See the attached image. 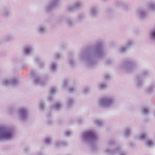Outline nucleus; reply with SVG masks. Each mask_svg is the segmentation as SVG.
Returning <instances> with one entry per match:
<instances>
[{"label": "nucleus", "instance_id": "nucleus-11", "mask_svg": "<svg viewBox=\"0 0 155 155\" xmlns=\"http://www.w3.org/2000/svg\"><path fill=\"white\" fill-rule=\"evenodd\" d=\"M2 84L3 85L7 86L11 85L13 86H16L19 84L17 80L15 78L5 79L3 80Z\"/></svg>", "mask_w": 155, "mask_h": 155}, {"label": "nucleus", "instance_id": "nucleus-31", "mask_svg": "<svg viewBox=\"0 0 155 155\" xmlns=\"http://www.w3.org/2000/svg\"><path fill=\"white\" fill-rule=\"evenodd\" d=\"M62 107L61 104L58 102L56 103L53 106V109H54L56 110H59Z\"/></svg>", "mask_w": 155, "mask_h": 155}, {"label": "nucleus", "instance_id": "nucleus-46", "mask_svg": "<svg viewBox=\"0 0 155 155\" xmlns=\"http://www.w3.org/2000/svg\"><path fill=\"white\" fill-rule=\"evenodd\" d=\"M104 77L105 79L108 80L111 77L108 74H107L105 75Z\"/></svg>", "mask_w": 155, "mask_h": 155}, {"label": "nucleus", "instance_id": "nucleus-51", "mask_svg": "<svg viewBox=\"0 0 155 155\" xmlns=\"http://www.w3.org/2000/svg\"><path fill=\"white\" fill-rule=\"evenodd\" d=\"M37 155H42V154L41 153H38Z\"/></svg>", "mask_w": 155, "mask_h": 155}, {"label": "nucleus", "instance_id": "nucleus-45", "mask_svg": "<svg viewBox=\"0 0 155 155\" xmlns=\"http://www.w3.org/2000/svg\"><path fill=\"white\" fill-rule=\"evenodd\" d=\"M71 134L72 132L69 130H67L65 132V135L67 136H68Z\"/></svg>", "mask_w": 155, "mask_h": 155}, {"label": "nucleus", "instance_id": "nucleus-38", "mask_svg": "<svg viewBox=\"0 0 155 155\" xmlns=\"http://www.w3.org/2000/svg\"><path fill=\"white\" fill-rule=\"evenodd\" d=\"M52 140L51 137H48L46 138L45 140V144L47 145L51 144Z\"/></svg>", "mask_w": 155, "mask_h": 155}, {"label": "nucleus", "instance_id": "nucleus-7", "mask_svg": "<svg viewBox=\"0 0 155 155\" xmlns=\"http://www.w3.org/2000/svg\"><path fill=\"white\" fill-rule=\"evenodd\" d=\"M150 75V71L148 70H143L140 75H137L135 78L136 86L138 87H141L144 84V78Z\"/></svg>", "mask_w": 155, "mask_h": 155}, {"label": "nucleus", "instance_id": "nucleus-44", "mask_svg": "<svg viewBox=\"0 0 155 155\" xmlns=\"http://www.w3.org/2000/svg\"><path fill=\"white\" fill-rule=\"evenodd\" d=\"M67 81L66 80H64L63 82V87L65 88L67 87Z\"/></svg>", "mask_w": 155, "mask_h": 155}, {"label": "nucleus", "instance_id": "nucleus-30", "mask_svg": "<svg viewBox=\"0 0 155 155\" xmlns=\"http://www.w3.org/2000/svg\"><path fill=\"white\" fill-rule=\"evenodd\" d=\"M128 48L125 46H123L120 47L118 50V52L120 53H122L125 52Z\"/></svg>", "mask_w": 155, "mask_h": 155}, {"label": "nucleus", "instance_id": "nucleus-43", "mask_svg": "<svg viewBox=\"0 0 155 155\" xmlns=\"http://www.w3.org/2000/svg\"><path fill=\"white\" fill-rule=\"evenodd\" d=\"M90 91V89L88 87H86L85 88L84 91L83 92L84 94H87Z\"/></svg>", "mask_w": 155, "mask_h": 155}, {"label": "nucleus", "instance_id": "nucleus-32", "mask_svg": "<svg viewBox=\"0 0 155 155\" xmlns=\"http://www.w3.org/2000/svg\"><path fill=\"white\" fill-rule=\"evenodd\" d=\"M51 70L52 71H55L57 69L56 63L54 62H52L51 64Z\"/></svg>", "mask_w": 155, "mask_h": 155}, {"label": "nucleus", "instance_id": "nucleus-9", "mask_svg": "<svg viewBox=\"0 0 155 155\" xmlns=\"http://www.w3.org/2000/svg\"><path fill=\"white\" fill-rule=\"evenodd\" d=\"M28 113V110L26 108L20 109L18 112L19 117L22 121H25L27 120Z\"/></svg>", "mask_w": 155, "mask_h": 155}, {"label": "nucleus", "instance_id": "nucleus-1", "mask_svg": "<svg viewBox=\"0 0 155 155\" xmlns=\"http://www.w3.org/2000/svg\"><path fill=\"white\" fill-rule=\"evenodd\" d=\"M105 53L101 41L96 42L86 49L79 54L80 58L88 68H91L96 64L97 59L103 58Z\"/></svg>", "mask_w": 155, "mask_h": 155}, {"label": "nucleus", "instance_id": "nucleus-24", "mask_svg": "<svg viewBox=\"0 0 155 155\" xmlns=\"http://www.w3.org/2000/svg\"><path fill=\"white\" fill-rule=\"evenodd\" d=\"M141 112V114L145 116L148 115L149 113V108L147 107H143L142 108Z\"/></svg>", "mask_w": 155, "mask_h": 155}, {"label": "nucleus", "instance_id": "nucleus-17", "mask_svg": "<svg viewBox=\"0 0 155 155\" xmlns=\"http://www.w3.org/2000/svg\"><path fill=\"white\" fill-rule=\"evenodd\" d=\"M90 13L91 16L96 17L98 14V7L97 6L91 7L90 10Z\"/></svg>", "mask_w": 155, "mask_h": 155}, {"label": "nucleus", "instance_id": "nucleus-40", "mask_svg": "<svg viewBox=\"0 0 155 155\" xmlns=\"http://www.w3.org/2000/svg\"><path fill=\"white\" fill-rule=\"evenodd\" d=\"M95 122L98 126L101 127L103 125V123L102 121L99 120H96Z\"/></svg>", "mask_w": 155, "mask_h": 155}, {"label": "nucleus", "instance_id": "nucleus-2", "mask_svg": "<svg viewBox=\"0 0 155 155\" xmlns=\"http://www.w3.org/2000/svg\"><path fill=\"white\" fill-rule=\"evenodd\" d=\"M83 141L85 143L91 144V147L93 151H95L97 149L95 141L96 139L95 133L93 130H89L82 134Z\"/></svg>", "mask_w": 155, "mask_h": 155}, {"label": "nucleus", "instance_id": "nucleus-22", "mask_svg": "<svg viewBox=\"0 0 155 155\" xmlns=\"http://www.w3.org/2000/svg\"><path fill=\"white\" fill-rule=\"evenodd\" d=\"M35 61L38 64L39 66L41 68H42L45 65L44 62L40 58L38 57L36 58Z\"/></svg>", "mask_w": 155, "mask_h": 155}, {"label": "nucleus", "instance_id": "nucleus-20", "mask_svg": "<svg viewBox=\"0 0 155 155\" xmlns=\"http://www.w3.org/2000/svg\"><path fill=\"white\" fill-rule=\"evenodd\" d=\"M155 88V84L154 83H152L147 88L146 91L147 93H150L153 92Z\"/></svg>", "mask_w": 155, "mask_h": 155}, {"label": "nucleus", "instance_id": "nucleus-6", "mask_svg": "<svg viewBox=\"0 0 155 155\" xmlns=\"http://www.w3.org/2000/svg\"><path fill=\"white\" fill-rule=\"evenodd\" d=\"M115 103V101L114 98L110 97H105L99 100L98 104L102 107L109 108L112 106Z\"/></svg>", "mask_w": 155, "mask_h": 155}, {"label": "nucleus", "instance_id": "nucleus-47", "mask_svg": "<svg viewBox=\"0 0 155 155\" xmlns=\"http://www.w3.org/2000/svg\"><path fill=\"white\" fill-rule=\"evenodd\" d=\"M62 56V55L60 54H56L54 56L55 58H59Z\"/></svg>", "mask_w": 155, "mask_h": 155}, {"label": "nucleus", "instance_id": "nucleus-10", "mask_svg": "<svg viewBox=\"0 0 155 155\" xmlns=\"http://www.w3.org/2000/svg\"><path fill=\"white\" fill-rule=\"evenodd\" d=\"M137 139L143 140H147V145L149 147L153 146L154 144V142L150 140H148V136L144 133H140L139 135L136 136Z\"/></svg>", "mask_w": 155, "mask_h": 155}, {"label": "nucleus", "instance_id": "nucleus-23", "mask_svg": "<svg viewBox=\"0 0 155 155\" xmlns=\"http://www.w3.org/2000/svg\"><path fill=\"white\" fill-rule=\"evenodd\" d=\"M67 145V143L65 142L62 141H58L56 142L55 146L57 147H59L62 146H66Z\"/></svg>", "mask_w": 155, "mask_h": 155}, {"label": "nucleus", "instance_id": "nucleus-35", "mask_svg": "<svg viewBox=\"0 0 155 155\" xmlns=\"http://www.w3.org/2000/svg\"><path fill=\"white\" fill-rule=\"evenodd\" d=\"M149 36L151 39L155 40V29L150 32Z\"/></svg>", "mask_w": 155, "mask_h": 155}, {"label": "nucleus", "instance_id": "nucleus-41", "mask_svg": "<svg viewBox=\"0 0 155 155\" xmlns=\"http://www.w3.org/2000/svg\"><path fill=\"white\" fill-rule=\"evenodd\" d=\"M77 89V88L76 86H74L73 87H70L69 89V91L70 93H72L75 91Z\"/></svg>", "mask_w": 155, "mask_h": 155}, {"label": "nucleus", "instance_id": "nucleus-26", "mask_svg": "<svg viewBox=\"0 0 155 155\" xmlns=\"http://www.w3.org/2000/svg\"><path fill=\"white\" fill-rule=\"evenodd\" d=\"M134 44V41L130 39L127 40V43L125 44L126 46L129 49Z\"/></svg>", "mask_w": 155, "mask_h": 155}, {"label": "nucleus", "instance_id": "nucleus-39", "mask_svg": "<svg viewBox=\"0 0 155 155\" xmlns=\"http://www.w3.org/2000/svg\"><path fill=\"white\" fill-rule=\"evenodd\" d=\"M85 18L84 15L83 14H79L78 17V19L79 21H81L83 19Z\"/></svg>", "mask_w": 155, "mask_h": 155}, {"label": "nucleus", "instance_id": "nucleus-52", "mask_svg": "<svg viewBox=\"0 0 155 155\" xmlns=\"http://www.w3.org/2000/svg\"><path fill=\"white\" fill-rule=\"evenodd\" d=\"M154 116H155V114H154Z\"/></svg>", "mask_w": 155, "mask_h": 155}, {"label": "nucleus", "instance_id": "nucleus-8", "mask_svg": "<svg viewBox=\"0 0 155 155\" xmlns=\"http://www.w3.org/2000/svg\"><path fill=\"white\" fill-rule=\"evenodd\" d=\"M31 76L34 78V82L35 84L41 86H44L48 82L49 78L46 76L43 78H40L37 75L36 73L34 71L32 70L30 73Z\"/></svg>", "mask_w": 155, "mask_h": 155}, {"label": "nucleus", "instance_id": "nucleus-48", "mask_svg": "<svg viewBox=\"0 0 155 155\" xmlns=\"http://www.w3.org/2000/svg\"><path fill=\"white\" fill-rule=\"evenodd\" d=\"M129 145L131 147H133L135 146V144L134 143L131 142L129 143Z\"/></svg>", "mask_w": 155, "mask_h": 155}, {"label": "nucleus", "instance_id": "nucleus-50", "mask_svg": "<svg viewBox=\"0 0 155 155\" xmlns=\"http://www.w3.org/2000/svg\"><path fill=\"white\" fill-rule=\"evenodd\" d=\"M50 114H48V115L47 116V117L48 118H49V117H50Z\"/></svg>", "mask_w": 155, "mask_h": 155}, {"label": "nucleus", "instance_id": "nucleus-49", "mask_svg": "<svg viewBox=\"0 0 155 155\" xmlns=\"http://www.w3.org/2000/svg\"><path fill=\"white\" fill-rule=\"evenodd\" d=\"M112 63V61L110 60H108L107 61L106 64L107 65L110 64Z\"/></svg>", "mask_w": 155, "mask_h": 155}, {"label": "nucleus", "instance_id": "nucleus-16", "mask_svg": "<svg viewBox=\"0 0 155 155\" xmlns=\"http://www.w3.org/2000/svg\"><path fill=\"white\" fill-rule=\"evenodd\" d=\"M37 31L38 34L40 35H43L46 32V27L45 24H40L37 27Z\"/></svg>", "mask_w": 155, "mask_h": 155}, {"label": "nucleus", "instance_id": "nucleus-4", "mask_svg": "<svg viewBox=\"0 0 155 155\" xmlns=\"http://www.w3.org/2000/svg\"><path fill=\"white\" fill-rule=\"evenodd\" d=\"M120 68L127 73L131 72L137 68L135 59L133 58H130L124 60Z\"/></svg>", "mask_w": 155, "mask_h": 155}, {"label": "nucleus", "instance_id": "nucleus-3", "mask_svg": "<svg viewBox=\"0 0 155 155\" xmlns=\"http://www.w3.org/2000/svg\"><path fill=\"white\" fill-rule=\"evenodd\" d=\"M115 144V142L114 140H109L106 145V149L104 151V153L108 154H117L118 155H127L126 152L123 151L120 147H117L113 150L112 149Z\"/></svg>", "mask_w": 155, "mask_h": 155}, {"label": "nucleus", "instance_id": "nucleus-5", "mask_svg": "<svg viewBox=\"0 0 155 155\" xmlns=\"http://www.w3.org/2000/svg\"><path fill=\"white\" fill-rule=\"evenodd\" d=\"M14 136V133L12 129L0 127V142L10 140Z\"/></svg>", "mask_w": 155, "mask_h": 155}, {"label": "nucleus", "instance_id": "nucleus-42", "mask_svg": "<svg viewBox=\"0 0 155 155\" xmlns=\"http://www.w3.org/2000/svg\"><path fill=\"white\" fill-rule=\"evenodd\" d=\"M39 108L40 109L43 110H44L45 108V104L44 103L41 101L40 103L39 104Z\"/></svg>", "mask_w": 155, "mask_h": 155}, {"label": "nucleus", "instance_id": "nucleus-21", "mask_svg": "<svg viewBox=\"0 0 155 155\" xmlns=\"http://www.w3.org/2000/svg\"><path fill=\"white\" fill-rule=\"evenodd\" d=\"M14 38V35L12 34L7 35L5 37L4 40L6 41H11L13 40Z\"/></svg>", "mask_w": 155, "mask_h": 155}, {"label": "nucleus", "instance_id": "nucleus-18", "mask_svg": "<svg viewBox=\"0 0 155 155\" xmlns=\"http://www.w3.org/2000/svg\"><path fill=\"white\" fill-rule=\"evenodd\" d=\"M24 52L26 55H30L33 52V48L31 46H26L24 48Z\"/></svg>", "mask_w": 155, "mask_h": 155}, {"label": "nucleus", "instance_id": "nucleus-33", "mask_svg": "<svg viewBox=\"0 0 155 155\" xmlns=\"http://www.w3.org/2000/svg\"><path fill=\"white\" fill-rule=\"evenodd\" d=\"M148 6L150 10H155V3L154 2H150L148 4Z\"/></svg>", "mask_w": 155, "mask_h": 155}, {"label": "nucleus", "instance_id": "nucleus-29", "mask_svg": "<svg viewBox=\"0 0 155 155\" xmlns=\"http://www.w3.org/2000/svg\"><path fill=\"white\" fill-rule=\"evenodd\" d=\"M56 92V89L54 88H51V89L50 91V95L48 98V99L50 101L52 100V95L55 94Z\"/></svg>", "mask_w": 155, "mask_h": 155}, {"label": "nucleus", "instance_id": "nucleus-37", "mask_svg": "<svg viewBox=\"0 0 155 155\" xmlns=\"http://www.w3.org/2000/svg\"><path fill=\"white\" fill-rule=\"evenodd\" d=\"M107 87V85L104 83H101L98 86L99 88L101 90L106 88Z\"/></svg>", "mask_w": 155, "mask_h": 155}, {"label": "nucleus", "instance_id": "nucleus-13", "mask_svg": "<svg viewBox=\"0 0 155 155\" xmlns=\"http://www.w3.org/2000/svg\"><path fill=\"white\" fill-rule=\"evenodd\" d=\"M58 21L59 22H64L68 26L70 27H72L74 25V23L73 21L71 18H66L64 16H60L58 19Z\"/></svg>", "mask_w": 155, "mask_h": 155}, {"label": "nucleus", "instance_id": "nucleus-19", "mask_svg": "<svg viewBox=\"0 0 155 155\" xmlns=\"http://www.w3.org/2000/svg\"><path fill=\"white\" fill-rule=\"evenodd\" d=\"M116 4L117 6L121 7L125 9H127L129 7V5L127 4L124 1L122 0L117 1Z\"/></svg>", "mask_w": 155, "mask_h": 155}, {"label": "nucleus", "instance_id": "nucleus-36", "mask_svg": "<svg viewBox=\"0 0 155 155\" xmlns=\"http://www.w3.org/2000/svg\"><path fill=\"white\" fill-rule=\"evenodd\" d=\"M69 63L70 66L73 67L76 64V63L72 57H70L69 59Z\"/></svg>", "mask_w": 155, "mask_h": 155}, {"label": "nucleus", "instance_id": "nucleus-28", "mask_svg": "<svg viewBox=\"0 0 155 155\" xmlns=\"http://www.w3.org/2000/svg\"><path fill=\"white\" fill-rule=\"evenodd\" d=\"M73 5L75 10H76L82 6L83 5V3L81 2H77L74 3Z\"/></svg>", "mask_w": 155, "mask_h": 155}, {"label": "nucleus", "instance_id": "nucleus-27", "mask_svg": "<svg viewBox=\"0 0 155 155\" xmlns=\"http://www.w3.org/2000/svg\"><path fill=\"white\" fill-rule=\"evenodd\" d=\"M132 131V129L131 128L128 127L126 128L124 130L125 136L126 137L129 136Z\"/></svg>", "mask_w": 155, "mask_h": 155}, {"label": "nucleus", "instance_id": "nucleus-25", "mask_svg": "<svg viewBox=\"0 0 155 155\" xmlns=\"http://www.w3.org/2000/svg\"><path fill=\"white\" fill-rule=\"evenodd\" d=\"M74 103V101L73 98L71 97L68 98L67 100L66 104L67 107H70L72 106Z\"/></svg>", "mask_w": 155, "mask_h": 155}, {"label": "nucleus", "instance_id": "nucleus-15", "mask_svg": "<svg viewBox=\"0 0 155 155\" xmlns=\"http://www.w3.org/2000/svg\"><path fill=\"white\" fill-rule=\"evenodd\" d=\"M2 14L4 16L8 17L11 14L10 8L9 6H4L1 10Z\"/></svg>", "mask_w": 155, "mask_h": 155}, {"label": "nucleus", "instance_id": "nucleus-34", "mask_svg": "<svg viewBox=\"0 0 155 155\" xmlns=\"http://www.w3.org/2000/svg\"><path fill=\"white\" fill-rule=\"evenodd\" d=\"M75 10L73 5H68L66 7V11L69 12H71Z\"/></svg>", "mask_w": 155, "mask_h": 155}, {"label": "nucleus", "instance_id": "nucleus-12", "mask_svg": "<svg viewBox=\"0 0 155 155\" xmlns=\"http://www.w3.org/2000/svg\"><path fill=\"white\" fill-rule=\"evenodd\" d=\"M136 15L140 19L143 20L147 18L148 13L144 8H140L137 9L136 10Z\"/></svg>", "mask_w": 155, "mask_h": 155}, {"label": "nucleus", "instance_id": "nucleus-14", "mask_svg": "<svg viewBox=\"0 0 155 155\" xmlns=\"http://www.w3.org/2000/svg\"><path fill=\"white\" fill-rule=\"evenodd\" d=\"M58 0H51L46 8V11L49 12L55 8L58 5Z\"/></svg>", "mask_w": 155, "mask_h": 155}]
</instances>
